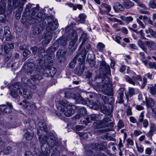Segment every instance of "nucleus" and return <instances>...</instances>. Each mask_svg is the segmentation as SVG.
<instances>
[{
	"instance_id": "f257e3e1",
	"label": "nucleus",
	"mask_w": 156,
	"mask_h": 156,
	"mask_svg": "<svg viewBox=\"0 0 156 156\" xmlns=\"http://www.w3.org/2000/svg\"><path fill=\"white\" fill-rule=\"evenodd\" d=\"M43 54L39 55V58L37 60L36 64L35 65L31 62L33 60L29 58L27 62H26L23 67L28 74H33L31 76V79L34 82L39 81L43 79L41 70L43 69L45 66V57Z\"/></svg>"
},
{
	"instance_id": "f03ea898",
	"label": "nucleus",
	"mask_w": 156,
	"mask_h": 156,
	"mask_svg": "<svg viewBox=\"0 0 156 156\" xmlns=\"http://www.w3.org/2000/svg\"><path fill=\"white\" fill-rule=\"evenodd\" d=\"M42 130L37 129V134L38 139L42 146L46 143L48 146H58V144L56 142L55 138L52 133L50 132L45 136L42 135Z\"/></svg>"
},
{
	"instance_id": "7ed1b4c3",
	"label": "nucleus",
	"mask_w": 156,
	"mask_h": 156,
	"mask_svg": "<svg viewBox=\"0 0 156 156\" xmlns=\"http://www.w3.org/2000/svg\"><path fill=\"white\" fill-rule=\"evenodd\" d=\"M40 26L42 29L46 26V31H51L57 29L58 27V24L56 19L54 20L53 17L51 16L47 18L45 17L42 23V25H40Z\"/></svg>"
},
{
	"instance_id": "20e7f679",
	"label": "nucleus",
	"mask_w": 156,
	"mask_h": 156,
	"mask_svg": "<svg viewBox=\"0 0 156 156\" xmlns=\"http://www.w3.org/2000/svg\"><path fill=\"white\" fill-rule=\"evenodd\" d=\"M101 99L103 101L104 103L106 104H108L110 106L108 108H106V111H105V114L108 115H109L110 117L112 116L111 113L112 112L113 109V105L114 103V100L113 97L112 96L109 97L104 95L101 96Z\"/></svg>"
},
{
	"instance_id": "39448f33",
	"label": "nucleus",
	"mask_w": 156,
	"mask_h": 156,
	"mask_svg": "<svg viewBox=\"0 0 156 156\" xmlns=\"http://www.w3.org/2000/svg\"><path fill=\"white\" fill-rule=\"evenodd\" d=\"M12 6L14 8H18V12L16 15V18L19 20L21 16V13L23 10V6L27 2V0H12Z\"/></svg>"
},
{
	"instance_id": "423d86ee",
	"label": "nucleus",
	"mask_w": 156,
	"mask_h": 156,
	"mask_svg": "<svg viewBox=\"0 0 156 156\" xmlns=\"http://www.w3.org/2000/svg\"><path fill=\"white\" fill-rule=\"evenodd\" d=\"M45 15L41 12H39L36 16H30L28 18V23L30 25L35 24V25L41 24V22L44 20Z\"/></svg>"
},
{
	"instance_id": "0eeeda50",
	"label": "nucleus",
	"mask_w": 156,
	"mask_h": 156,
	"mask_svg": "<svg viewBox=\"0 0 156 156\" xmlns=\"http://www.w3.org/2000/svg\"><path fill=\"white\" fill-rule=\"evenodd\" d=\"M57 49V48L56 46H54V47L50 46L46 51V53H47V55H45L44 53V52L39 53V55L40 54H44L43 56L45 57V59L46 58L47 55H48V56L47 57V59L54 58L55 56L54 52ZM38 55L39 56V55Z\"/></svg>"
},
{
	"instance_id": "6e6552de",
	"label": "nucleus",
	"mask_w": 156,
	"mask_h": 156,
	"mask_svg": "<svg viewBox=\"0 0 156 156\" xmlns=\"http://www.w3.org/2000/svg\"><path fill=\"white\" fill-rule=\"evenodd\" d=\"M111 121V120L109 118L106 116L100 122L98 123L94 122L93 125L95 128L96 129L101 128L102 127H106L108 122Z\"/></svg>"
},
{
	"instance_id": "1a4fd4ad",
	"label": "nucleus",
	"mask_w": 156,
	"mask_h": 156,
	"mask_svg": "<svg viewBox=\"0 0 156 156\" xmlns=\"http://www.w3.org/2000/svg\"><path fill=\"white\" fill-rule=\"evenodd\" d=\"M56 72L57 69L55 68L50 67L45 69L43 72V74L45 77H52L54 76Z\"/></svg>"
},
{
	"instance_id": "9d476101",
	"label": "nucleus",
	"mask_w": 156,
	"mask_h": 156,
	"mask_svg": "<svg viewBox=\"0 0 156 156\" xmlns=\"http://www.w3.org/2000/svg\"><path fill=\"white\" fill-rule=\"evenodd\" d=\"M41 147H35L34 148V151L40 156H49L50 153V151L47 148L45 149V151H42Z\"/></svg>"
},
{
	"instance_id": "9b49d317",
	"label": "nucleus",
	"mask_w": 156,
	"mask_h": 156,
	"mask_svg": "<svg viewBox=\"0 0 156 156\" xmlns=\"http://www.w3.org/2000/svg\"><path fill=\"white\" fill-rule=\"evenodd\" d=\"M6 105H0V111L3 113H10L12 112V105L11 103L7 102Z\"/></svg>"
},
{
	"instance_id": "f8f14e48",
	"label": "nucleus",
	"mask_w": 156,
	"mask_h": 156,
	"mask_svg": "<svg viewBox=\"0 0 156 156\" xmlns=\"http://www.w3.org/2000/svg\"><path fill=\"white\" fill-rule=\"evenodd\" d=\"M124 78L126 81L133 85H135V82L138 81H142L141 76L139 75H137L136 76H133L132 78L126 75L125 76Z\"/></svg>"
},
{
	"instance_id": "ddd939ff",
	"label": "nucleus",
	"mask_w": 156,
	"mask_h": 156,
	"mask_svg": "<svg viewBox=\"0 0 156 156\" xmlns=\"http://www.w3.org/2000/svg\"><path fill=\"white\" fill-rule=\"evenodd\" d=\"M25 129H35L36 128V125L34 120L33 119H29L28 120H24Z\"/></svg>"
},
{
	"instance_id": "4468645a",
	"label": "nucleus",
	"mask_w": 156,
	"mask_h": 156,
	"mask_svg": "<svg viewBox=\"0 0 156 156\" xmlns=\"http://www.w3.org/2000/svg\"><path fill=\"white\" fill-rule=\"evenodd\" d=\"M68 103V102L65 99H63L59 101L58 104L60 105L61 106L58 105V103L56 104V106L57 107L58 110L61 112L65 111L66 106L67 105Z\"/></svg>"
},
{
	"instance_id": "2eb2a0df",
	"label": "nucleus",
	"mask_w": 156,
	"mask_h": 156,
	"mask_svg": "<svg viewBox=\"0 0 156 156\" xmlns=\"http://www.w3.org/2000/svg\"><path fill=\"white\" fill-rule=\"evenodd\" d=\"M87 114V111L86 108L84 107H82L79 108L77 114L75 115L74 118L76 120H78Z\"/></svg>"
},
{
	"instance_id": "dca6fc26",
	"label": "nucleus",
	"mask_w": 156,
	"mask_h": 156,
	"mask_svg": "<svg viewBox=\"0 0 156 156\" xmlns=\"http://www.w3.org/2000/svg\"><path fill=\"white\" fill-rule=\"evenodd\" d=\"M147 78L150 80H152L154 78V75L150 73H147L145 74L144 77L143 79V83L140 87L141 89H144L147 84Z\"/></svg>"
},
{
	"instance_id": "f3484780",
	"label": "nucleus",
	"mask_w": 156,
	"mask_h": 156,
	"mask_svg": "<svg viewBox=\"0 0 156 156\" xmlns=\"http://www.w3.org/2000/svg\"><path fill=\"white\" fill-rule=\"evenodd\" d=\"M100 69L101 70L105 73L109 74L111 72L109 66L107 65L105 61H102L100 63Z\"/></svg>"
},
{
	"instance_id": "a211bd4d",
	"label": "nucleus",
	"mask_w": 156,
	"mask_h": 156,
	"mask_svg": "<svg viewBox=\"0 0 156 156\" xmlns=\"http://www.w3.org/2000/svg\"><path fill=\"white\" fill-rule=\"evenodd\" d=\"M67 43V41L65 38L63 37H60L58 39L54 44V46H56L58 48L59 44L61 46H65Z\"/></svg>"
},
{
	"instance_id": "6ab92c4d",
	"label": "nucleus",
	"mask_w": 156,
	"mask_h": 156,
	"mask_svg": "<svg viewBox=\"0 0 156 156\" xmlns=\"http://www.w3.org/2000/svg\"><path fill=\"white\" fill-rule=\"evenodd\" d=\"M31 7L32 5L31 4H29L28 5H27L26 7V11H29L30 13V15H31V16H35L36 13L39 10V7L37 6L35 7H33L31 9L30 11V9L31 8Z\"/></svg>"
},
{
	"instance_id": "aec40b11",
	"label": "nucleus",
	"mask_w": 156,
	"mask_h": 156,
	"mask_svg": "<svg viewBox=\"0 0 156 156\" xmlns=\"http://www.w3.org/2000/svg\"><path fill=\"white\" fill-rule=\"evenodd\" d=\"M23 102L25 104H23V107L28 109L33 110L36 108V107L34 103L27 102L26 100H23Z\"/></svg>"
},
{
	"instance_id": "412c9836",
	"label": "nucleus",
	"mask_w": 156,
	"mask_h": 156,
	"mask_svg": "<svg viewBox=\"0 0 156 156\" xmlns=\"http://www.w3.org/2000/svg\"><path fill=\"white\" fill-rule=\"evenodd\" d=\"M42 25V23L36 25H34L32 28V31L33 34L34 35H38L40 34L41 31H43L44 29H42L40 25Z\"/></svg>"
},
{
	"instance_id": "4be33fe9",
	"label": "nucleus",
	"mask_w": 156,
	"mask_h": 156,
	"mask_svg": "<svg viewBox=\"0 0 156 156\" xmlns=\"http://www.w3.org/2000/svg\"><path fill=\"white\" fill-rule=\"evenodd\" d=\"M145 43L150 51L156 50V43L152 41H146Z\"/></svg>"
},
{
	"instance_id": "5701e85b",
	"label": "nucleus",
	"mask_w": 156,
	"mask_h": 156,
	"mask_svg": "<svg viewBox=\"0 0 156 156\" xmlns=\"http://www.w3.org/2000/svg\"><path fill=\"white\" fill-rule=\"evenodd\" d=\"M113 8L116 12H118L120 11H123L125 10L124 6L118 2H116L115 3Z\"/></svg>"
},
{
	"instance_id": "b1692460",
	"label": "nucleus",
	"mask_w": 156,
	"mask_h": 156,
	"mask_svg": "<svg viewBox=\"0 0 156 156\" xmlns=\"http://www.w3.org/2000/svg\"><path fill=\"white\" fill-rule=\"evenodd\" d=\"M66 52L64 50L59 49L57 51L56 56L60 61H62L65 59V55Z\"/></svg>"
},
{
	"instance_id": "393cba45",
	"label": "nucleus",
	"mask_w": 156,
	"mask_h": 156,
	"mask_svg": "<svg viewBox=\"0 0 156 156\" xmlns=\"http://www.w3.org/2000/svg\"><path fill=\"white\" fill-rule=\"evenodd\" d=\"M124 89L123 88H120L118 90L117 92L118 94V103L120 104H122L124 102Z\"/></svg>"
},
{
	"instance_id": "a878e982",
	"label": "nucleus",
	"mask_w": 156,
	"mask_h": 156,
	"mask_svg": "<svg viewBox=\"0 0 156 156\" xmlns=\"http://www.w3.org/2000/svg\"><path fill=\"white\" fill-rule=\"evenodd\" d=\"M34 135V132L31 129H25L24 137L27 140H31L33 138Z\"/></svg>"
},
{
	"instance_id": "bb28decb",
	"label": "nucleus",
	"mask_w": 156,
	"mask_h": 156,
	"mask_svg": "<svg viewBox=\"0 0 156 156\" xmlns=\"http://www.w3.org/2000/svg\"><path fill=\"white\" fill-rule=\"evenodd\" d=\"M147 89L152 95H154L156 94V83L153 84H148L147 86Z\"/></svg>"
},
{
	"instance_id": "cd10ccee",
	"label": "nucleus",
	"mask_w": 156,
	"mask_h": 156,
	"mask_svg": "<svg viewBox=\"0 0 156 156\" xmlns=\"http://www.w3.org/2000/svg\"><path fill=\"white\" fill-rule=\"evenodd\" d=\"M85 68L84 64H79V66L76 67L75 69V72L76 74L80 75L83 73Z\"/></svg>"
},
{
	"instance_id": "c85d7f7f",
	"label": "nucleus",
	"mask_w": 156,
	"mask_h": 156,
	"mask_svg": "<svg viewBox=\"0 0 156 156\" xmlns=\"http://www.w3.org/2000/svg\"><path fill=\"white\" fill-rule=\"evenodd\" d=\"M86 61L88 62L91 67L94 66L95 65L96 62L94 60L91 55L89 54L87 55Z\"/></svg>"
},
{
	"instance_id": "c756f323",
	"label": "nucleus",
	"mask_w": 156,
	"mask_h": 156,
	"mask_svg": "<svg viewBox=\"0 0 156 156\" xmlns=\"http://www.w3.org/2000/svg\"><path fill=\"white\" fill-rule=\"evenodd\" d=\"M14 47V44L13 43H8L5 44L4 48V52L5 53L11 52V50L13 49Z\"/></svg>"
},
{
	"instance_id": "7c9ffc66",
	"label": "nucleus",
	"mask_w": 156,
	"mask_h": 156,
	"mask_svg": "<svg viewBox=\"0 0 156 156\" xmlns=\"http://www.w3.org/2000/svg\"><path fill=\"white\" fill-rule=\"evenodd\" d=\"M145 100L146 106L147 108H151L154 104V102L153 99L151 98H148L147 97H146Z\"/></svg>"
},
{
	"instance_id": "2f4dec72",
	"label": "nucleus",
	"mask_w": 156,
	"mask_h": 156,
	"mask_svg": "<svg viewBox=\"0 0 156 156\" xmlns=\"http://www.w3.org/2000/svg\"><path fill=\"white\" fill-rule=\"evenodd\" d=\"M75 101L77 103L82 104L83 105L87 104V101L80 95L76 96L75 97Z\"/></svg>"
},
{
	"instance_id": "473e14b6",
	"label": "nucleus",
	"mask_w": 156,
	"mask_h": 156,
	"mask_svg": "<svg viewBox=\"0 0 156 156\" xmlns=\"http://www.w3.org/2000/svg\"><path fill=\"white\" fill-rule=\"evenodd\" d=\"M23 94L22 96L24 98L27 99H30L31 98V92L29 90L24 89L23 90Z\"/></svg>"
},
{
	"instance_id": "72a5a7b5",
	"label": "nucleus",
	"mask_w": 156,
	"mask_h": 156,
	"mask_svg": "<svg viewBox=\"0 0 156 156\" xmlns=\"http://www.w3.org/2000/svg\"><path fill=\"white\" fill-rule=\"evenodd\" d=\"M66 109L67 111H64V114L65 116L67 117L71 116L74 112V110L72 108V107L70 106L67 107Z\"/></svg>"
},
{
	"instance_id": "f704fd0d",
	"label": "nucleus",
	"mask_w": 156,
	"mask_h": 156,
	"mask_svg": "<svg viewBox=\"0 0 156 156\" xmlns=\"http://www.w3.org/2000/svg\"><path fill=\"white\" fill-rule=\"evenodd\" d=\"M137 44L142 49L144 52L147 54V48L145 45V44L143 42V41L140 39L138 41Z\"/></svg>"
},
{
	"instance_id": "c9c22d12",
	"label": "nucleus",
	"mask_w": 156,
	"mask_h": 156,
	"mask_svg": "<svg viewBox=\"0 0 156 156\" xmlns=\"http://www.w3.org/2000/svg\"><path fill=\"white\" fill-rule=\"evenodd\" d=\"M87 38V34L84 32H83L80 38V41H82L81 46L84 44Z\"/></svg>"
},
{
	"instance_id": "e433bc0d",
	"label": "nucleus",
	"mask_w": 156,
	"mask_h": 156,
	"mask_svg": "<svg viewBox=\"0 0 156 156\" xmlns=\"http://www.w3.org/2000/svg\"><path fill=\"white\" fill-rule=\"evenodd\" d=\"M38 125L40 130H42L43 131H44L45 133L48 132L47 126L45 123L42 122H39Z\"/></svg>"
},
{
	"instance_id": "4c0bfd02",
	"label": "nucleus",
	"mask_w": 156,
	"mask_h": 156,
	"mask_svg": "<svg viewBox=\"0 0 156 156\" xmlns=\"http://www.w3.org/2000/svg\"><path fill=\"white\" fill-rule=\"evenodd\" d=\"M82 46V45L81 46V45H80V48L79 49L78 52L76 54H78V56H77L76 58H77L79 57L80 55H81V56H83V57H85L87 55V53L86 50L85 48H83L82 50H81Z\"/></svg>"
},
{
	"instance_id": "58836bf2",
	"label": "nucleus",
	"mask_w": 156,
	"mask_h": 156,
	"mask_svg": "<svg viewBox=\"0 0 156 156\" xmlns=\"http://www.w3.org/2000/svg\"><path fill=\"white\" fill-rule=\"evenodd\" d=\"M107 146V143L105 141H98L97 143H93L90 145V146Z\"/></svg>"
},
{
	"instance_id": "ea45409f",
	"label": "nucleus",
	"mask_w": 156,
	"mask_h": 156,
	"mask_svg": "<svg viewBox=\"0 0 156 156\" xmlns=\"http://www.w3.org/2000/svg\"><path fill=\"white\" fill-rule=\"evenodd\" d=\"M96 119V115L95 114H92L86 118V120L87 123L91 122V121H95Z\"/></svg>"
},
{
	"instance_id": "a19ab883",
	"label": "nucleus",
	"mask_w": 156,
	"mask_h": 156,
	"mask_svg": "<svg viewBox=\"0 0 156 156\" xmlns=\"http://www.w3.org/2000/svg\"><path fill=\"white\" fill-rule=\"evenodd\" d=\"M78 56V55H76V56L73 59L71 62L69 63V66L70 68L72 69L75 66L76 63V57Z\"/></svg>"
},
{
	"instance_id": "79ce46f5",
	"label": "nucleus",
	"mask_w": 156,
	"mask_h": 156,
	"mask_svg": "<svg viewBox=\"0 0 156 156\" xmlns=\"http://www.w3.org/2000/svg\"><path fill=\"white\" fill-rule=\"evenodd\" d=\"M121 18L125 21L126 23L127 24H129V23L131 22L133 20V18L131 16H129L126 17H124L123 16L121 17Z\"/></svg>"
},
{
	"instance_id": "37998d69",
	"label": "nucleus",
	"mask_w": 156,
	"mask_h": 156,
	"mask_svg": "<svg viewBox=\"0 0 156 156\" xmlns=\"http://www.w3.org/2000/svg\"><path fill=\"white\" fill-rule=\"evenodd\" d=\"M149 6L152 9L156 8V0H151L148 3Z\"/></svg>"
},
{
	"instance_id": "c03bdc74",
	"label": "nucleus",
	"mask_w": 156,
	"mask_h": 156,
	"mask_svg": "<svg viewBox=\"0 0 156 156\" xmlns=\"http://www.w3.org/2000/svg\"><path fill=\"white\" fill-rule=\"evenodd\" d=\"M86 17V15L84 14H81L79 16V19L78 20L80 23H83L85 22Z\"/></svg>"
},
{
	"instance_id": "a18cd8bd",
	"label": "nucleus",
	"mask_w": 156,
	"mask_h": 156,
	"mask_svg": "<svg viewBox=\"0 0 156 156\" xmlns=\"http://www.w3.org/2000/svg\"><path fill=\"white\" fill-rule=\"evenodd\" d=\"M47 32L45 34L44 38H46L51 40L52 37V32L50 30L46 31Z\"/></svg>"
},
{
	"instance_id": "49530a36",
	"label": "nucleus",
	"mask_w": 156,
	"mask_h": 156,
	"mask_svg": "<svg viewBox=\"0 0 156 156\" xmlns=\"http://www.w3.org/2000/svg\"><path fill=\"white\" fill-rule=\"evenodd\" d=\"M5 53V58L4 60H5V62H7L10 58L12 55L11 52Z\"/></svg>"
},
{
	"instance_id": "de8ad7c7",
	"label": "nucleus",
	"mask_w": 156,
	"mask_h": 156,
	"mask_svg": "<svg viewBox=\"0 0 156 156\" xmlns=\"http://www.w3.org/2000/svg\"><path fill=\"white\" fill-rule=\"evenodd\" d=\"M106 126L109 127L106 129V130H107V131L114 130V129L113 128V123L112 122H111L109 124H108V125H107Z\"/></svg>"
},
{
	"instance_id": "09e8293b",
	"label": "nucleus",
	"mask_w": 156,
	"mask_h": 156,
	"mask_svg": "<svg viewBox=\"0 0 156 156\" xmlns=\"http://www.w3.org/2000/svg\"><path fill=\"white\" fill-rule=\"evenodd\" d=\"M101 5L103 7L105 8L107 10L108 13L111 11V7L110 5L105 3H102Z\"/></svg>"
},
{
	"instance_id": "8fccbe9b",
	"label": "nucleus",
	"mask_w": 156,
	"mask_h": 156,
	"mask_svg": "<svg viewBox=\"0 0 156 156\" xmlns=\"http://www.w3.org/2000/svg\"><path fill=\"white\" fill-rule=\"evenodd\" d=\"M6 37L5 40L7 41H10L12 40V36L11 34V33L7 34L6 35H5Z\"/></svg>"
},
{
	"instance_id": "3c124183",
	"label": "nucleus",
	"mask_w": 156,
	"mask_h": 156,
	"mask_svg": "<svg viewBox=\"0 0 156 156\" xmlns=\"http://www.w3.org/2000/svg\"><path fill=\"white\" fill-rule=\"evenodd\" d=\"M11 147H5L3 150V152L4 154H7L11 152Z\"/></svg>"
},
{
	"instance_id": "603ef678",
	"label": "nucleus",
	"mask_w": 156,
	"mask_h": 156,
	"mask_svg": "<svg viewBox=\"0 0 156 156\" xmlns=\"http://www.w3.org/2000/svg\"><path fill=\"white\" fill-rule=\"evenodd\" d=\"M136 33L137 34H140L141 36V38L142 39L146 40V38L144 37V34L142 30H141L140 31H136Z\"/></svg>"
},
{
	"instance_id": "864d4df0",
	"label": "nucleus",
	"mask_w": 156,
	"mask_h": 156,
	"mask_svg": "<svg viewBox=\"0 0 156 156\" xmlns=\"http://www.w3.org/2000/svg\"><path fill=\"white\" fill-rule=\"evenodd\" d=\"M89 147H85L84 149L85 150L86 154L89 156H90L93 154L92 151L91 150L88 148Z\"/></svg>"
},
{
	"instance_id": "5fc2aeb1",
	"label": "nucleus",
	"mask_w": 156,
	"mask_h": 156,
	"mask_svg": "<svg viewBox=\"0 0 156 156\" xmlns=\"http://www.w3.org/2000/svg\"><path fill=\"white\" fill-rule=\"evenodd\" d=\"M11 96L14 98H16L18 96V94L15 89L12 90L10 93Z\"/></svg>"
},
{
	"instance_id": "6e6d98bb",
	"label": "nucleus",
	"mask_w": 156,
	"mask_h": 156,
	"mask_svg": "<svg viewBox=\"0 0 156 156\" xmlns=\"http://www.w3.org/2000/svg\"><path fill=\"white\" fill-rule=\"evenodd\" d=\"M76 41L75 40H72L69 43V45L68 47L69 49H71L75 45Z\"/></svg>"
},
{
	"instance_id": "4d7b16f0",
	"label": "nucleus",
	"mask_w": 156,
	"mask_h": 156,
	"mask_svg": "<svg viewBox=\"0 0 156 156\" xmlns=\"http://www.w3.org/2000/svg\"><path fill=\"white\" fill-rule=\"evenodd\" d=\"M97 48L100 51L103 50V48L105 47L104 45L102 43H99L97 45Z\"/></svg>"
},
{
	"instance_id": "13d9d810",
	"label": "nucleus",
	"mask_w": 156,
	"mask_h": 156,
	"mask_svg": "<svg viewBox=\"0 0 156 156\" xmlns=\"http://www.w3.org/2000/svg\"><path fill=\"white\" fill-rule=\"evenodd\" d=\"M51 40L46 38H44V39L42 41V44L44 46H45L48 44Z\"/></svg>"
},
{
	"instance_id": "bf43d9fd",
	"label": "nucleus",
	"mask_w": 156,
	"mask_h": 156,
	"mask_svg": "<svg viewBox=\"0 0 156 156\" xmlns=\"http://www.w3.org/2000/svg\"><path fill=\"white\" fill-rule=\"evenodd\" d=\"M144 112H142L140 113V115H139V118L138 120V121L141 123H142L144 120Z\"/></svg>"
},
{
	"instance_id": "052dcab7",
	"label": "nucleus",
	"mask_w": 156,
	"mask_h": 156,
	"mask_svg": "<svg viewBox=\"0 0 156 156\" xmlns=\"http://www.w3.org/2000/svg\"><path fill=\"white\" fill-rule=\"evenodd\" d=\"M148 65L150 69H156V63L154 62H150L149 63Z\"/></svg>"
},
{
	"instance_id": "680f3d73",
	"label": "nucleus",
	"mask_w": 156,
	"mask_h": 156,
	"mask_svg": "<svg viewBox=\"0 0 156 156\" xmlns=\"http://www.w3.org/2000/svg\"><path fill=\"white\" fill-rule=\"evenodd\" d=\"M21 81L23 83L27 85H29V83L30 82V80H28L27 78L24 77L21 79Z\"/></svg>"
},
{
	"instance_id": "e2e57ef3",
	"label": "nucleus",
	"mask_w": 156,
	"mask_h": 156,
	"mask_svg": "<svg viewBox=\"0 0 156 156\" xmlns=\"http://www.w3.org/2000/svg\"><path fill=\"white\" fill-rule=\"evenodd\" d=\"M80 57H79L78 59V61L79 62V64H84V58L85 57H83L81 56V55H80Z\"/></svg>"
},
{
	"instance_id": "0e129e2a",
	"label": "nucleus",
	"mask_w": 156,
	"mask_h": 156,
	"mask_svg": "<svg viewBox=\"0 0 156 156\" xmlns=\"http://www.w3.org/2000/svg\"><path fill=\"white\" fill-rule=\"evenodd\" d=\"M30 51L29 50L27 49L23 51V55L25 58H27V55L30 54Z\"/></svg>"
},
{
	"instance_id": "69168bd1",
	"label": "nucleus",
	"mask_w": 156,
	"mask_h": 156,
	"mask_svg": "<svg viewBox=\"0 0 156 156\" xmlns=\"http://www.w3.org/2000/svg\"><path fill=\"white\" fill-rule=\"evenodd\" d=\"M129 93L130 94V98L135 94L134 89L131 88L129 89Z\"/></svg>"
},
{
	"instance_id": "338daca9",
	"label": "nucleus",
	"mask_w": 156,
	"mask_h": 156,
	"mask_svg": "<svg viewBox=\"0 0 156 156\" xmlns=\"http://www.w3.org/2000/svg\"><path fill=\"white\" fill-rule=\"evenodd\" d=\"M53 58L47 59L48 60V66H51L53 65L55 60Z\"/></svg>"
},
{
	"instance_id": "774afa93",
	"label": "nucleus",
	"mask_w": 156,
	"mask_h": 156,
	"mask_svg": "<svg viewBox=\"0 0 156 156\" xmlns=\"http://www.w3.org/2000/svg\"><path fill=\"white\" fill-rule=\"evenodd\" d=\"M84 127L83 125H78L75 126V129L77 131H79L82 130Z\"/></svg>"
}]
</instances>
